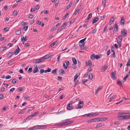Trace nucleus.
Returning a JSON list of instances; mask_svg holds the SVG:
<instances>
[{
  "mask_svg": "<svg viewBox=\"0 0 130 130\" xmlns=\"http://www.w3.org/2000/svg\"><path fill=\"white\" fill-rule=\"evenodd\" d=\"M118 117L121 119H127L130 118V113H122L119 114L118 115Z\"/></svg>",
  "mask_w": 130,
  "mask_h": 130,
  "instance_id": "f257e3e1",
  "label": "nucleus"
},
{
  "mask_svg": "<svg viewBox=\"0 0 130 130\" xmlns=\"http://www.w3.org/2000/svg\"><path fill=\"white\" fill-rule=\"evenodd\" d=\"M48 58V56H47V55H45L39 59H36L34 60L33 61V62L35 63H40Z\"/></svg>",
  "mask_w": 130,
  "mask_h": 130,
  "instance_id": "f03ea898",
  "label": "nucleus"
},
{
  "mask_svg": "<svg viewBox=\"0 0 130 130\" xmlns=\"http://www.w3.org/2000/svg\"><path fill=\"white\" fill-rule=\"evenodd\" d=\"M121 35L124 37H125L127 35V31L124 28L122 29L121 31Z\"/></svg>",
  "mask_w": 130,
  "mask_h": 130,
  "instance_id": "7ed1b4c3",
  "label": "nucleus"
},
{
  "mask_svg": "<svg viewBox=\"0 0 130 130\" xmlns=\"http://www.w3.org/2000/svg\"><path fill=\"white\" fill-rule=\"evenodd\" d=\"M37 129L45 128L47 127V126L45 125H36Z\"/></svg>",
  "mask_w": 130,
  "mask_h": 130,
  "instance_id": "20e7f679",
  "label": "nucleus"
},
{
  "mask_svg": "<svg viewBox=\"0 0 130 130\" xmlns=\"http://www.w3.org/2000/svg\"><path fill=\"white\" fill-rule=\"evenodd\" d=\"M38 113V111L35 112L33 114L31 115V116H30L28 117H27L26 118L25 121H26L28 118H29V119H32L33 117L35 116Z\"/></svg>",
  "mask_w": 130,
  "mask_h": 130,
  "instance_id": "39448f33",
  "label": "nucleus"
},
{
  "mask_svg": "<svg viewBox=\"0 0 130 130\" xmlns=\"http://www.w3.org/2000/svg\"><path fill=\"white\" fill-rule=\"evenodd\" d=\"M99 115V113L96 112H95L92 114L89 113L88 114V116L89 117H92L94 116H95Z\"/></svg>",
  "mask_w": 130,
  "mask_h": 130,
  "instance_id": "423d86ee",
  "label": "nucleus"
},
{
  "mask_svg": "<svg viewBox=\"0 0 130 130\" xmlns=\"http://www.w3.org/2000/svg\"><path fill=\"white\" fill-rule=\"evenodd\" d=\"M107 68V66L106 65H104L102 67L101 69V71L102 72H104L106 70Z\"/></svg>",
  "mask_w": 130,
  "mask_h": 130,
  "instance_id": "0eeeda50",
  "label": "nucleus"
},
{
  "mask_svg": "<svg viewBox=\"0 0 130 130\" xmlns=\"http://www.w3.org/2000/svg\"><path fill=\"white\" fill-rule=\"evenodd\" d=\"M114 30L116 32H117L118 31V25L117 24H114Z\"/></svg>",
  "mask_w": 130,
  "mask_h": 130,
  "instance_id": "6e6552de",
  "label": "nucleus"
},
{
  "mask_svg": "<svg viewBox=\"0 0 130 130\" xmlns=\"http://www.w3.org/2000/svg\"><path fill=\"white\" fill-rule=\"evenodd\" d=\"M99 20V18L98 17H96L93 20L92 24H93L98 21Z\"/></svg>",
  "mask_w": 130,
  "mask_h": 130,
  "instance_id": "1a4fd4ad",
  "label": "nucleus"
},
{
  "mask_svg": "<svg viewBox=\"0 0 130 130\" xmlns=\"http://www.w3.org/2000/svg\"><path fill=\"white\" fill-rule=\"evenodd\" d=\"M20 49L19 46H18V48L16 49L14 52V53L15 55L18 54L20 51Z\"/></svg>",
  "mask_w": 130,
  "mask_h": 130,
  "instance_id": "9d476101",
  "label": "nucleus"
},
{
  "mask_svg": "<svg viewBox=\"0 0 130 130\" xmlns=\"http://www.w3.org/2000/svg\"><path fill=\"white\" fill-rule=\"evenodd\" d=\"M21 41L23 42H24L27 40V39H26L23 35L21 36Z\"/></svg>",
  "mask_w": 130,
  "mask_h": 130,
  "instance_id": "9b49d317",
  "label": "nucleus"
},
{
  "mask_svg": "<svg viewBox=\"0 0 130 130\" xmlns=\"http://www.w3.org/2000/svg\"><path fill=\"white\" fill-rule=\"evenodd\" d=\"M115 73H114L113 72H112L111 73V77L113 79H116V78L115 76Z\"/></svg>",
  "mask_w": 130,
  "mask_h": 130,
  "instance_id": "f8f14e48",
  "label": "nucleus"
},
{
  "mask_svg": "<svg viewBox=\"0 0 130 130\" xmlns=\"http://www.w3.org/2000/svg\"><path fill=\"white\" fill-rule=\"evenodd\" d=\"M122 98L123 99V100L121 101H120L118 102H117L116 104H118L119 103H120L121 102H122L124 101L125 100H127L128 99H129V98Z\"/></svg>",
  "mask_w": 130,
  "mask_h": 130,
  "instance_id": "ddd939ff",
  "label": "nucleus"
},
{
  "mask_svg": "<svg viewBox=\"0 0 130 130\" xmlns=\"http://www.w3.org/2000/svg\"><path fill=\"white\" fill-rule=\"evenodd\" d=\"M73 108V107L72 106H70V104H68L67 106V109L68 110H71Z\"/></svg>",
  "mask_w": 130,
  "mask_h": 130,
  "instance_id": "4468645a",
  "label": "nucleus"
},
{
  "mask_svg": "<svg viewBox=\"0 0 130 130\" xmlns=\"http://www.w3.org/2000/svg\"><path fill=\"white\" fill-rule=\"evenodd\" d=\"M89 79L91 80L92 79L93 77V76L92 73H90L89 75Z\"/></svg>",
  "mask_w": 130,
  "mask_h": 130,
  "instance_id": "2eb2a0df",
  "label": "nucleus"
},
{
  "mask_svg": "<svg viewBox=\"0 0 130 130\" xmlns=\"http://www.w3.org/2000/svg\"><path fill=\"white\" fill-rule=\"evenodd\" d=\"M130 75V74L129 73L123 79V82H124L126 80V79Z\"/></svg>",
  "mask_w": 130,
  "mask_h": 130,
  "instance_id": "dca6fc26",
  "label": "nucleus"
},
{
  "mask_svg": "<svg viewBox=\"0 0 130 130\" xmlns=\"http://www.w3.org/2000/svg\"><path fill=\"white\" fill-rule=\"evenodd\" d=\"M122 36L120 35L118 37L117 41H122Z\"/></svg>",
  "mask_w": 130,
  "mask_h": 130,
  "instance_id": "f3484780",
  "label": "nucleus"
},
{
  "mask_svg": "<svg viewBox=\"0 0 130 130\" xmlns=\"http://www.w3.org/2000/svg\"><path fill=\"white\" fill-rule=\"evenodd\" d=\"M86 64L87 66L89 65V66H91L92 65V63L91 61L88 60L86 62Z\"/></svg>",
  "mask_w": 130,
  "mask_h": 130,
  "instance_id": "a211bd4d",
  "label": "nucleus"
},
{
  "mask_svg": "<svg viewBox=\"0 0 130 130\" xmlns=\"http://www.w3.org/2000/svg\"><path fill=\"white\" fill-rule=\"evenodd\" d=\"M80 74L79 73H77L75 75V77H74V81H75L77 79V78L79 75Z\"/></svg>",
  "mask_w": 130,
  "mask_h": 130,
  "instance_id": "6ab92c4d",
  "label": "nucleus"
},
{
  "mask_svg": "<svg viewBox=\"0 0 130 130\" xmlns=\"http://www.w3.org/2000/svg\"><path fill=\"white\" fill-rule=\"evenodd\" d=\"M13 52H11L9 53L7 55V56L8 58H9L13 54Z\"/></svg>",
  "mask_w": 130,
  "mask_h": 130,
  "instance_id": "aec40b11",
  "label": "nucleus"
},
{
  "mask_svg": "<svg viewBox=\"0 0 130 130\" xmlns=\"http://www.w3.org/2000/svg\"><path fill=\"white\" fill-rule=\"evenodd\" d=\"M83 106V105H82V106H81L80 104H78L76 105L75 107L77 109L81 108H82Z\"/></svg>",
  "mask_w": 130,
  "mask_h": 130,
  "instance_id": "412c9836",
  "label": "nucleus"
},
{
  "mask_svg": "<svg viewBox=\"0 0 130 130\" xmlns=\"http://www.w3.org/2000/svg\"><path fill=\"white\" fill-rule=\"evenodd\" d=\"M102 86H101V87H98V88L97 90H96V91L95 92V94H96L97 93H98V92L100 90L102 89Z\"/></svg>",
  "mask_w": 130,
  "mask_h": 130,
  "instance_id": "4be33fe9",
  "label": "nucleus"
},
{
  "mask_svg": "<svg viewBox=\"0 0 130 130\" xmlns=\"http://www.w3.org/2000/svg\"><path fill=\"white\" fill-rule=\"evenodd\" d=\"M111 18L112 19H114L115 17H114V16L112 17ZM114 19L113 20H112L111 19L109 21V24L110 25H111L112 23V22H113L114 21Z\"/></svg>",
  "mask_w": 130,
  "mask_h": 130,
  "instance_id": "5701e85b",
  "label": "nucleus"
},
{
  "mask_svg": "<svg viewBox=\"0 0 130 130\" xmlns=\"http://www.w3.org/2000/svg\"><path fill=\"white\" fill-rule=\"evenodd\" d=\"M102 56V55L101 54L99 55H97L95 56V58L96 59H98L100 58Z\"/></svg>",
  "mask_w": 130,
  "mask_h": 130,
  "instance_id": "b1692460",
  "label": "nucleus"
},
{
  "mask_svg": "<svg viewBox=\"0 0 130 130\" xmlns=\"http://www.w3.org/2000/svg\"><path fill=\"white\" fill-rule=\"evenodd\" d=\"M21 32V30L20 29L17 30L16 32V34L18 35H19Z\"/></svg>",
  "mask_w": 130,
  "mask_h": 130,
  "instance_id": "393cba45",
  "label": "nucleus"
},
{
  "mask_svg": "<svg viewBox=\"0 0 130 130\" xmlns=\"http://www.w3.org/2000/svg\"><path fill=\"white\" fill-rule=\"evenodd\" d=\"M96 122V119L94 118L93 119H91L88 121H87V122Z\"/></svg>",
  "mask_w": 130,
  "mask_h": 130,
  "instance_id": "a878e982",
  "label": "nucleus"
},
{
  "mask_svg": "<svg viewBox=\"0 0 130 130\" xmlns=\"http://www.w3.org/2000/svg\"><path fill=\"white\" fill-rule=\"evenodd\" d=\"M57 43L56 41H55L53 43H51L50 45L49 46V47H52L54 46L55 45V44Z\"/></svg>",
  "mask_w": 130,
  "mask_h": 130,
  "instance_id": "bb28decb",
  "label": "nucleus"
},
{
  "mask_svg": "<svg viewBox=\"0 0 130 130\" xmlns=\"http://www.w3.org/2000/svg\"><path fill=\"white\" fill-rule=\"evenodd\" d=\"M123 18V17H122L120 21V23L121 25H123L124 23V18Z\"/></svg>",
  "mask_w": 130,
  "mask_h": 130,
  "instance_id": "cd10ccee",
  "label": "nucleus"
},
{
  "mask_svg": "<svg viewBox=\"0 0 130 130\" xmlns=\"http://www.w3.org/2000/svg\"><path fill=\"white\" fill-rule=\"evenodd\" d=\"M72 59L74 64H76L77 63L76 60L74 58H72Z\"/></svg>",
  "mask_w": 130,
  "mask_h": 130,
  "instance_id": "c85d7f7f",
  "label": "nucleus"
},
{
  "mask_svg": "<svg viewBox=\"0 0 130 130\" xmlns=\"http://www.w3.org/2000/svg\"><path fill=\"white\" fill-rule=\"evenodd\" d=\"M29 130H33L34 129H37L36 128V125L35 126L32 127H30L29 129Z\"/></svg>",
  "mask_w": 130,
  "mask_h": 130,
  "instance_id": "c756f323",
  "label": "nucleus"
},
{
  "mask_svg": "<svg viewBox=\"0 0 130 130\" xmlns=\"http://www.w3.org/2000/svg\"><path fill=\"white\" fill-rule=\"evenodd\" d=\"M87 38H85L84 39H83L81 40H80L79 42V43H84V42L85 41L86 39Z\"/></svg>",
  "mask_w": 130,
  "mask_h": 130,
  "instance_id": "7c9ffc66",
  "label": "nucleus"
},
{
  "mask_svg": "<svg viewBox=\"0 0 130 130\" xmlns=\"http://www.w3.org/2000/svg\"><path fill=\"white\" fill-rule=\"evenodd\" d=\"M103 126L102 124V123H100L99 124H98L95 127V128H99L100 127H101L102 126Z\"/></svg>",
  "mask_w": 130,
  "mask_h": 130,
  "instance_id": "2f4dec72",
  "label": "nucleus"
},
{
  "mask_svg": "<svg viewBox=\"0 0 130 130\" xmlns=\"http://www.w3.org/2000/svg\"><path fill=\"white\" fill-rule=\"evenodd\" d=\"M63 28V27H62V26H61V27L59 28L58 29V30L57 33H58L59 32H60L61 30H62V29Z\"/></svg>",
  "mask_w": 130,
  "mask_h": 130,
  "instance_id": "473e14b6",
  "label": "nucleus"
},
{
  "mask_svg": "<svg viewBox=\"0 0 130 130\" xmlns=\"http://www.w3.org/2000/svg\"><path fill=\"white\" fill-rule=\"evenodd\" d=\"M57 71V69H55L54 70H52V73L53 74H56V71Z\"/></svg>",
  "mask_w": 130,
  "mask_h": 130,
  "instance_id": "72a5a7b5",
  "label": "nucleus"
},
{
  "mask_svg": "<svg viewBox=\"0 0 130 130\" xmlns=\"http://www.w3.org/2000/svg\"><path fill=\"white\" fill-rule=\"evenodd\" d=\"M72 5V3H70L69 5H68L67 7V9H68L70 8L71 6Z\"/></svg>",
  "mask_w": 130,
  "mask_h": 130,
  "instance_id": "f704fd0d",
  "label": "nucleus"
},
{
  "mask_svg": "<svg viewBox=\"0 0 130 130\" xmlns=\"http://www.w3.org/2000/svg\"><path fill=\"white\" fill-rule=\"evenodd\" d=\"M117 84L118 85H120V86H122V82L119 81V80H118Z\"/></svg>",
  "mask_w": 130,
  "mask_h": 130,
  "instance_id": "c9c22d12",
  "label": "nucleus"
},
{
  "mask_svg": "<svg viewBox=\"0 0 130 130\" xmlns=\"http://www.w3.org/2000/svg\"><path fill=\"white\" fill-rule=\"evenodd\" d=\"M69 14L68 13H67L63 17L62 20H64L67 17V16Z\"/></svg>",
  "mask_w": 130,
  "mask_h": 130,
  "instance_id": "e433bc0d",
  "label": "nucleus"
},
{
  "mask_svg": "<svg viewBox=\"0 0 130 130\" xmlns=\"http://www.w3.org/2000/svg\"><path fill=\"white\" fill-rule=\"evenodd\" d=\"M17 81V80L16 79H14L12 80V83L13 84H15L16 83Z\"/></svg>",
  "mask_w": 130,
  "mask_h": 130,
  "instance_id": "4c0bfd02",
  "label": "nucleus"
},
{
  "mask_svg": "<svg viewBox=\"0 0 130 130\" xmlns=\"http://www.w3.org/2000/svg\"><path fill=\"white\" fill-rule=\"evenodd\" d=\"M59 72H61V73H62L63 74H65L66 73L62 69L60 70L59 71Z\"/></svg>",
  "mask_w": 130,
  "mask_h": 130,
  "instance_id": "58836bf2",
  "label": "nucleus"
},
{
  "mask_svg": "<svg viewBox=\"0 0 130 130\" xmlns=\"http://www.w3.org/2000/svg\"><path fill=\"white\" fill-rule=\"evenodd\" d=\"M80 8H79L77 9L76 10H75L74 13V14L76 15L77 13L80 10Z\"/></svg>",
  "mask_w": 130,
  "mask_h": 130,
  "instance_id": "ea45409f",
  "label": "nucleus"
},
{
  "mask_svg": "<svg viewBox=\"0 0 130 130\" xmlns=\"http://www.w3.org/2000/svg\"><path fill=\"white\" fill-rule=\"evenodd\" d=\"M32 71V69L31 68H29L28 71V72L29 73H31Z\"/></svg>",
  "mask_w": 130,
  "mask_h": 130,
  "instance_id": "a19ab883",
  "label": "nucleus"
},
{
  "mask_svg": "<svg viewBox=\"0 0 130 130\" xmlns=\"http://www.w3.org/2000/svg\"><path fill=\"white\" fill-rule=\"evenodd\" d=\"M37 66L36 65V67L34 69L33 72L34 73H36V69H37Z\"/></svg>",
  "mask_w": 130,
  "mask_h": 130,
  "instance_id": "79ce46f5",
  "label": "nucleus"
},
{
  "mask_svg": "<svg viewBox=\"0 0 130 130\" xmlns=\"http://www.w3.org/2000/svg\"><path fill=\"white\" fill-rule=\"evenodd\" d=\"M95 58V56H94V55H92L91 56V59H92V60H93Z\"/></svg>",
  "mask_w": 130,
  "mask_h": 130,
  "instance_id": "37998d69",
  "label": "nucleus"
},
{
  "mask_svg": "<svg viewBox=\"0 0 130 130\" xmlns=\"http://www.w3.org/2000/svg\"><path fill=\"white\" fill-rule=\"evenodd\" d=\"M17 11H13V14L14 16H16L17 15Z\"/></svg>",
  "mask_w": 130,
  "mask_h": 130,
  "instance_id": "c03bdc74",
  "label": "nucleus"
},
{
  "mask_svg": "<svg viewBox=\"0 0 130 130\" xmlns=\"http://www.w3.org/2000/svg\"><path fill=\"white\" fill-rule=\"evenodd\" d=\"M85 43H83L82 44H80L79 46L80 47L82 48V49H83L84 48V44Z\"/></svg>",
  "mask_w": 130,
  "mask_h": 130,
  "instance_id": "a18cd8bd",
  "label": "nucleus"
},
{
  "mask_svg": "<svg viewBox=\"0 0 130 130\" xmlns=\"http://www.w3.org/2000/svg\"><path fill=\"white\" fill-rule=\"evenodd\" d=\"M92 14L91 13H89L88 16V18L90 19L92 17Z\"/></svg>",
  "mask_w": 130,
  "mask_h": 130,
  "instance_id": "49530a36",
  "label": "nucleus"
},
{
  "mask_svg": "<svg viewBox=\"0 0 130 130\" xmlns=\"http://www.w3.org/2000/svg\"><path fill=\"white\" fill-rule=\"evenodd\" d=\"M92 70V69L91 67L89 68L87 70V72H89Z\"/></svg>",
  "mask_w": 130,
  "mask_h": 130,
  "instance_id": "de8ad7c7",
  "label": "nucleus"
},
{
  "mask_svg": "<svg viewBox=\"0 0 130 130\" xmlns=\"http://www.w3.org/2000/svg\"><path fill=\"white\" fill-rule=\"evenodd\" d=\"M107 118H100V121H102L107 119Z\"/></svg>",
  "mask_w": 130,
  "mask_h": 130,
  "instance_id": "09e8293b",
  "label": "nucleus"
},
{
  "mask_svg": "<svg viewBox=\"0 0 130 130\" xmlns=\"http://www.w3.org/2000/svg\"><path fill=\"white\" fill-rule=\"evenodd\" d=\"M18 90L19 91H21L23 90V88L22 87H20L19 88Z\"/></svg>",
  "mask_w": 130,
  "mask_h": 130,
  "instance_id": "8fccbe9b",
  "label": "nucleus"
},
{
  "mask_svg": "<svg viewBox=\"0 0 130 130\" xmlns=\"http://www.w3.org/2000/svg\"><path fill=\"white\" fill-rule=\"evenodd\" d=\"M115 97V96L114 95H113L111 97H110L109 98V101L110 102Z\"/></svg>",
  "mask_w": 130,
  "mask_h": 130,
  "instance_id": "3c124183",
  "label": "nucleus"
},
{
  "mask_svg": "<svg viewBox=\"0 0 130 130\" xmlns=\"http://www.w3.org/2000/svg\"><path fill=\"white\" fill-rule=\"evenodd\" d=\"M4 31H8L9 30V29L8 27H6L4 29Z\"/></svg>",
  "mask_w": 130,
  "mask_h": 130,
  "instance_id": "603ef678",
  "label": "nucleus"
},
{
  "mask_svg": "<svg viewBox=\"0 0 130 130\" xmlns=\"http://www.w3.org/2000/svg\"><path fill=\"white\" fill-rule=\"evenodd\" d=\"M4 98V95L3 94H0V99H3Z\"/></svg>",
  "mask_w": 130,
  "mask_h": 130,
  "instance_id": "864d4df0",
  "label": "nucleus"
},
{
  "mask_svg": "<svg viewBox=\"0 0 130 130\" xmlns=\"http://www.w3.org/2000/svg\"><path fill=\"white\" fill-rule=\"evenodd\" d=\"M121 42L122 41H117V43L119 45V47H121Z\"/></svg>",
  "mask_w": 130,
  "mask_h": 130,
  "instance_id": "5fc2aeb1",
  "label": "nucleus"
},
{
  "mask_svg": "<svg viewBox=\"0 0 130 130\" xmlns=\"http://www.w3.org/2000/svg\"><path fill=\"white\" fill-rule=\"evenodd\" d=\"M108 26V25H106V26L104 27V31L105 32L107 29V27Z\"/></svg>",
  "mask_w": 130,
  "mask_h": 130,
  "instance_id": "6e6d98bb",
  "label": "nucleus"
},
{
  "mask_svg": "<svg viewBox=\"0 0 130 130\" xmlns=\"http://www.w3.org/2000/svg\"><path fill=\"white\" fill-rule=\"evenodd\" d=\"M39 6L38 5H37L35 6V9L36 10H38L39 9Z\"/></svg>",
  "mask_w": 130,
  "mask_h": 130,
  "instance_id": "4d7b16f0",
  "label": "nucleus"
},
{
  "mask_svg": "<svg viewBox=\"0 0 130 130\" xmlns=\"http://www.w3.org/2000/svg\"><path fill=\"white\" fill-rule=\"evenodd\" d=\"M79 84L78 83V80L76 81L75 84V85L74 86V87H76V86L77 85H78Z\"/></svg>",
  "mask_w": 130,
  "mask_h": 130,
  "instance_id": "13d9d810",
  "label": "nucleus"
},
{
  "mask_svg": "<svg viewBox=\"0 0 130 130\" xmlns=\"http://www.w3.org/2000/svg\"><path fill=\"white\" fill-rule=\"evenodd\" d=\"M34 16L32 14H29V17L30 18H33Z\"/></svg>",
  "mask_w": 130,
  "mask_h": 130,
  "instance_id": "bf43d9fd",
  "label": "nucleus"
},
{
  "mask_svg": "<svg viewBox=\"0 0 130 130\" xmlns=\"http://www.w3.org/2000/svg\"><path fill=\"white\" fill-rule=\"evenodd\" d=\"M28 28V26H26L24 27L23 28V29L25 30L26 31L27 29Z\"/></svg>",
  "mask_w": 130,
  "mask_h": 130,
  "instance_id": "052dcab7",
  "label": "nucleus"
},
{
  "mask_svg": "<svg viewBox=\"0 0 130 130\" xmlns=\"http://www.w3.org/2000/svg\"><path fill=\"white\" fill-rule=\"evenodd\" d=\"M44 72V70L43 69H41L40 70V72L41 74L43 73Z\"/></svg>",
  "mask_w": 130,
  "mask_h": 130,
  "instance_id": "680f3d73",
  "label": "nucleus"
},
{
  "mask_svg": "<svg viewBox=\"0 0 130 130\" xmlns=\"http://www.w3.org/2000/svg\"><path fill=\"white\" fill-rule=\"evenodd\" d=\"M15 90V88H11L9 91V92L10 93V92L13 91Z\"/></svg>",
  "mask_w": 130,
  "mask_h": 130,
  "instance_id": "e2e57ef3",
  "label": "nucleus"
},
{
  "mask_svg": "<svg viewBox=\"0 0 130 130\" xmlns=\"http://www.w3.org/2000/svg\"><path fill=\"white\" fill-rule=\"evenodd\" d=\"M97 29L95 28L94 30H93L92 33H94V34L97 31Z\"/></svg>",
  "mask_w": 130,
  "mask_h": 130,
  "instance_id": "0e129e2a",
  "label": "nucleus"
},
{
  "mask_svg": "<svg viewBox=\"0 0 130 130\" xmlns=\"http://www.w3.org/2000/svg\"><path fill=\"white\" fill-rule=\"evenodd\" d=\"M59 1H56L55 2V5L56 6H57L58 5L59 3Z\"/></svg>",
  "mask_w": 130,
  "mask_h": 130,
  "instance_id": "69168bd1",
  "label": "nucleus"
},
{
  "mask_svg": "<svg viewBox=\"0 0 130 130\" xmlns=\"http://www.w3.org/2000/svg\"><path fill=\"white\" fill-rule=\"evenodd\" d=\"M3 51H4V47L3 46L0 47V51L1 52H2Z\"/></svg>",
  "mask_w": 130,
  "mask_h": 130,
  "instance_id": "338daca9",
  "label": "nucleus"
},
{
  "mask_svg": "<svg viewBox=\"0 0 130 130\" xmlns=\"http://www.w3.org/2000/svg\"><path fill=\"white\" fill-rule=\"evenodd\" d=\"M37 24L38 25L41 24V22L39 20H38L37 22Z\"/></svg>",
  "mask_w": 130,
  "mask_h": 130,
  "instance_id": "774afa93",
  "label": "nucleus"
}]
</instances>
